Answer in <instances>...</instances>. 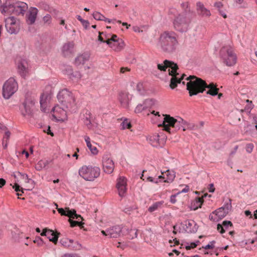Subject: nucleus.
Wrapping results in <instances>:
<instances>
[{"instance_id":"6","label":"nucleus","mask_w":257,"mask_h":257,"mask_svg":"<svg viewBox=\"0 0 257 257\" xmlns=\"http://www.w3.org/2000/svg\"><path fill=\"white\" fill-rule=\"evenodd\" d=\"M219 55L223 63L226 66L230 67L235 64L237 58L231 46L222 47L219 51Z\"/></svg>"},{"instance_id":"22","label":"nucleus","mask_w":257,"mask_h":257,"mask_svg":"<svg viewBox=\"0 0 257 257\" xmlns=\"http://www.w3.org/2000/svg\"><path fill=\"white\" fill-rule=\"evenodd\" d=\"M42 236H46L49 240L56 243L57 242L58 236L55 234L52 230L45 228L41 233Z\"/></svg>"},{"instance_id":"4","label":"nucleus","mask_w":257,"mask_h":257,"mask_svg":"<svg viewBox=\"0 0 257 257\" xmlns=\"http://www.w3.org/2000/svg\"><path fill=\"white\" fill-rule=\"evenodd\" d=\"M60 105L70 112H75L77 109L75 99L73 94L67 89L59 91L57 95Z\"/></svg>"},{"instance_id":"16","label":"nucleus","mask_w":257,"mask_h":257,"mask_svg":"<svg viewBox=\"0 0 257 257\" xmlns=\"http://www.w3.org/2000/svg\"><path fill=\"white\" fill-rule=\"evenodd\" d=\"M121 231L122 228L120 226H114L106 230H102L101 233L110 238H117L120 236Z\"/></svg>"},{"instance_id":"38","label":"nucleus","mask_w":257,"mask_h":257,"mask_svg":"<svg viewBox=\"0 0 257 257\" xmlns=\"http://www.w3.org/2000/svg\"><path fill=\"white\" fill-rule=\"evenodd\" d=\"M128 238L130 239H133L137 237V230L135 228L131 229L128 230Z\"/></svg>"},{"instance_id":"30","label":"nucleus","mask_w":257,"mask_h":257,"mask_svg":"<svg viewBox=\"0 0 257 257\" xmlns=\"http://www.w3.org/2000/svg\"><path fill=\"white\" fill-rule=\"evenodd\" d=\"M213 214H215L218 217V219H221L224 218L228 214V212L224 210L223 208L220 207L214 211Z\"/></svg>"},{"instance_id":"43","label":"nucleus","mask_w":257,"mask_h":257,"mask_svg":"<svg viewBox=\"0 0 257 257\" xmlns=\"http://www.w3.org/2000/svg\"><path fill=\"white\" fill-rule=\"evenodd\" d=\"M23 106H24L25 110V112H23V114L24 115H26L27 114H30L32 113V110H33V107L34 106H31L29 105H23Z\"/></svg>"},{"instance_id":"40","label":"nucleus","mask_w":257,"mask_h":257,"mask_svg":"<svg viewBox=\"0 0 257 257\" xmlns=\"http://www.w3.org/2000/svg\"><path fill=\"white\" fill-rule=\"evenodd\" d=\"M221 207L228 213L229 211H230L232 208L231 199H228V202L225 203L224 205Z\"/></svg>"},{"instance_id":"5","label":"nucleus","mask_w":257,"mask_h":257,"mask_svg":"<svg viewBox=\"0 0 257 257\" xmlns=\"http://www.w3.org/2000/svg\"><path fill=\"white\" fill-rule=\"evenodd\" d=\"M78 173L85 180L93 181L100 176V169L96 166L84 165L79 169Z\"/></svg>"},{"instance_id":"55","label":"nucleus","mask_w":257,"mask_h":257,"mask_svg":"<svg viewBox=\"0 0 257 257\" xmlns=\"http://www.w3.org/2000/svg\"><path fill=\"white\" fill-rule=\"evenodd\" d=\"M34 242L38 244L39 246H41L43 244V241L40 237H36Z\"/></svg>"},{"instance_id":"34","label":"nucleus","mask_w":257,"mask_h":257,"mask_svg":"<svg viewBox=\"0 0 257 257\" xmlns=\"http://www.w3.org/2000/svg\"><path fill=\"white\" fill-rule=\"evenodd\" d=\"M163 203L164 202L162 201L154 203L152 205L149 207L148 211L150 212L155 211L159 208H160L163 205Z\"/></svg>"},{"instance_id":"15","label":"nucleus","mask_w":257,"mask_h":257,"mask_svg":"<svg viewBox=\"0 0 257 257\" xmlns=\"http://www.w3.org/2000/svg\"><path fill=\"white\" fill-rule=\"evenodd\" d=\"M118 100L122 107L128 109L130 103L132 100V96L128 92L121 91L118 94Z\"/></svg>"},{"instance_id":"12","label":"nucleus","mask_w":257,"mask_h":257,"mask_svg":"<svg viewBox=\"0 0 257 257\" xmlns=\"http://www.w3.org/2000/svg\"><path fill=\"white\" fill-rule=\"evenodd\" d=\"M175 29L178 31L183 32L188 29V24L185 18L181 15L177 16L174 21Z\"/></svg>"},{"instance_id":"19","label":"nucleus","mask_w":257,"mask_h":257,"mask_svg":"<svg viewBox=\"0 0 257 257\" xmlns=\"http://www.w3.org/2000/svg\"><path fill=\"white\" fill-rule=\"evenodd\" d=\"M14 14L16 15H24L28 9V5L22 2H18L14 4Z\"/></svg>"},{"instance_id":"31","label":"nucleus","mask_w":257,"mask_h":257,"mask_svg":"<svg viewBox=\"0 0 257 257\" xmlns=\"http://www.w3.org/2000/svg\"><path fill=\"white\" fill-rule=\"evenodd\" d=\"M109 36H110L109 34H106L104 32H99L98 40L102 43H106L107 44L108 41H110Z\"/></svg>"},{"instance_id":"25","label":"nucleus","mask_w":257,"mask_h":257,"mask_svg":"<svg viewBox=\"0 0 257 257\" xmlns=\"http://www.w3.org/2000/svg\"><path fill=\"white\" fill-rule=\"evenodd\" d=\"M197 8L198 14L202 17H208L211 15L210 11L205 8L201 3L198 2L197 3Z\"/></svg>"},{"instance_id":"45","label":"nucleus","mask_w":257,"mask_h":257,"mask_svg":"<svg viewBox=\"0 0 257 257\" xmlns=\"http://www.w3.org/2000/svg\"><path fill=\"white\" fill-rule=\"evenodd\" d=\"M77 19L81 22L82 25H83V26L84 27V28L85 29H86L89 26V23L88 21L87 20H83V19L81 18V17L78 15L77 16Z\"/></svg>"},{"instance_id":"17","label":"nucleus","mask_w":257,"mask_h":257,"mask_svg":"<svg viewBox=\"0 0 257 257\" xmlns=\"http://www.w3.org/2000/svg\"><path fill=\"white\" fill-rule=\"evenodd\" d=\"M18 72L23 78H25L29 74V64L25 59H22L18 63Z\"/></svg>"},{"instance_id":"48","label":"nucleus","mask_w":257,"mask_h":257,"mask_svg":"<svg viewBox=\"0 0 257 257\" xmlns=\"http://www.w3.org/2000/svg\"><path fill=\"white\" fill-rule=\"evenodd\" d=\"M219 91V89L218 88H215L212 89H209L207 92L206 93L207 94H210L212 96H215L217 95L218 92Z\"/></svg>"},{"instance_id":"14","label":"nucleus","mask_w":257,"mask_h":257,"mask_svg":"<svg viewBox=\"0 0 257 257\" xmlns=\"http://www.w3.org/2000/svg\"><path fill=\"white\" fill-rule=\"evenodd\" d=\"M183 229L187 233H195L197 231L198 226L193 220H186L181 223Z\"/></svg>"},{"instance_id":"56","label":"nucleus","mask_w":257,"mask_h":257,"mask_svg":"<svg viewBox=\"0 0 257 257\" xmlns=\"http://www.w3.org/2000/svg\"><path fill=\"white\" fill-rule=\"evenodd\" d=\"M103 21H104V22H107L108 23H114V22H116L117 23H119V24H121V22L119 20H118V21H116L115 19H113V20H110L109 19H107L106 18H105L104 17V19H103Z\"/></svg>"},{"instance_id":"13","label":"nucleus","mask_w":257,"mask_h":257,"mask_svg":"<svg viewBox=\"0 0 257 257\" xmlns=\"http://www.w3.org/2000/svg\"><path fill=\"white\" fill-rule=\"evenodd\" d=\"M163 115L164 116L163 123L162 124H159L158 126H163L164 130L169 133H171V131L170 127H172L175 128V123L176 122V119L174 118L173 117L171 116L169 114H163Z\"/></svg>"},{"instance_id":"64","label":"nucleus","mask_w":257,"mask_h":257,"mask_svg":"<svg viewBox=\"0 0 257 257\" xmlns=\"http://www.w3.org/2000/svg\"><path fill=\"white\" fill-rule=\"evenodd\" d=\"M13 188L15 189V191L17 192V193L20 191H21L22 193H24V189L23 188L20 189V186L17 184H15V185L13 186Z\"/></svg>"},{"instance_id":"32","label":"nucleus","mask_w":257,"mask_h":257,"mask_svg":"<svg viewBox=\"0 0 257 257\" xmlns=\"http://www.w3.org/2000/svg\"><path fill=\"white\" fill-rule=\"evenodd\" d=\"M165 173L167 176V178L166 180L164 181V182L166 183H172L175 178V172L173 171H170L169 170H168Z\"/></svg>"},{"instance_id":"18","label":"nucleus","mask_w":257,"mask_h":257,"mask_svg":"<svg viewBox=\"0 0 257 257\" xmlns=\"http://www.w3.org/2000/svg\"><path fill=\"white\" fill-rule=\"evenodd\" d=\"M116 187L120 197L124 196L126 192V179L123 177H120L117 180Z\"/></svg>"},{"instance_id":"7","label":"nucleus","mask_w":257,"mask_h":257,"mask_svg":"<svg viewBox=\"0 0 257 257\" xmlns=\"http://www.w3.org/2000/svg\"><path fill=\"white\" fill-rule=\"evenodd\" d=\"M18 85L14 78H10L5 82L3 87V96L6 99H9L17 90Z\"/></svg>"},{"instance_id":"20","label":"nucleus","mask_w":257,"mask_h":257,"mask_svg":"<svg viewBox=\"0 0 257 257\" xmlns=\"http://www.w3.org/2000/svg\"><path fill=\"white\" fill-rule=\"evenodd\" d=\"M74 43L68 42L65 43L62 47V53L65 57L71 56L74 53Z\"/></svg>"},{"instance_id":"36","label":"nucleus","mask_w":257,"mask_h":257,"mask_svg":"<svg viewBox=\"0 0 257 257\" xmlns=\"http://www.w3.org/2000/svg\"><path fill=\"white\" fill-rule=\"evenodd\" d=\"M90 113L89 111H87L86 112L84 118H83V122L84 124L87 125L88 127H89V126L91 124V121H90Z\"/></svg>"},{"instance_id":"10","label":"nucleus","mask_w":257,"mask_h":257,"mask_svg":"<svg viewBox=\"0 0 257 257\" xmlns=\"http://www.w3.org/2000/svg\"><path fill=\"white\" fill-rule=\"evenodd\" d=\"M54 112L53 116L58 121H63L67 119V111H68L64 106L56 104L52 109Z\"/></svg>"},{"instance_id":"63","label":"nucleus","mask_w":257,"mask_h":257,"mask_svg":"<svg viewBox=\"0 0 257 257\" xmlns=\"http://www.w3.org/2000/svg\"><path fill=\"white\" fill-rule=\"evenodd\" d=\"M196 246H197V244L196 243L192 242L190 243V245H186V249L189 250V249H190L191 248H194L196 247Z\"/></svg>"},{"instance_id":"41","label":"nucleus","mask_w":257,"mask_h":257,"mask_svg":"<svg viewBox=\"0 0 257 257\" xmlns=\"http://www.w3.org/2000/svg\"><path fill=\"white\" fill-rule=\"evenodd\" d=\"M257 240V239H248V240H242L241 242H239V245L241 247H244L246 245H247L248 243L253 244L254 242Z\"/></svg>"},{"instance_id":"60","label":"nucleus","mask_w":257,"mask_h":257,"mask_svg":"<svg viewBox=\"0 0 257 257\" xmlns=\"http://www.w3.org/2000/svg\"><path fill=\"white\" fill-rule=\"evenodd\" d=\"M9 140H7L6 138H3L2 144L4 149H6L8 147Z\"/></svg>"},{"instance_id":"27","label":"nucleus","mask_w":257,"mask_h":257,"mask_svg":"<svg viewBox=\"0 0 257 257\" xmlns=\"http://www.w3.org/2000/svg\"><path fill=\"white\" fill-rule=\"evenodd\" d=\"M203 202V198L202 197H196V199L192 202L190 208L192 210H195L200 208Z\"/></svg>"},{"instance_id":"21","label":"nucleus","mask_w":257,"mask_h":257,"mask_svg":"<svg viewBox=\"0 0 257 257\" xmlns=\"http://www.w3.org/2000/svg\"><path fill=\"white\" fill-rule=\"evenodd\" d=\"M90 58V54L88 53H83L77 55L75 58L74 64L75 66L78 67L84 65L86 61H88Z\"/></svg>"},{"instance_id":"59","label":"nucleus","mask_w":257,"mask_h":257,"mask_svg":"<svg viewBox=\"0 0 257 257\" xmlns=\"http://www.w3.org/2000/svg\"><path fill=\"white\" fill-rule=\"evenodd\" d=\"M55 205L56 206V207H57L56 208H57L58 212L60 214H61V215H65L66 211L63 208H58V205L56 203L55 204Z\"/></svg>"},{"instance_id":"29","label":"nucleus","mask_w":257,"mask_h":257,"mask_svg":"<svg viewBox=\"0 0 257 257\" xmlns=\"http://www.w3.org/2000/svg\"><path fill=\"white\" fill-rule=\"evenodd\" d=\"M84 140L86 143L87 147L89 148L92 154L93 155H96L98 153L97 149L96 147L92 146L90 142V138L87 136H85L84 137Z\"/></svg>"},{"instance_id":"57","label":"nucleus","mask_w":257,"mask_h":257,"mask_svg":"<svg viewBox=\"0 0 257 257\" xmlns=\"http://www.w3.org/2000/svg\"><path fill=\"white\" fill-rule=\"evenodd\" d=\"M191 128L190 124L185 121V123H184L183 125L181 126V128H182L183 131H186L187 129Z\"/></svg>"},{"instance_id":"37","label":"nucleus","mask_w":257,"mask_h":257,"mask_svg":"<svg viewBox=\"0 0 257 257\" xmlns=\"http://www.w3.org/2000/svg\"><path fill=\"white\" fill-rule=\"evenodd\" d=\"M184 123H185V120L183 119L182 118L179 117L178 119H176L175 130L177 131L181 129V126L183 125Z\"/></svg>"},{"instance_id":"51","label":"nucleus","mask_w":257,"mask_h":257,"mask_svg":"<svg viewBox=\"0 0 257 257\" xmlns=\"http://www.w3.org/2000/svg\"><path fill=\"white\" fill-rule=\"evenodd\" d=\"M51 17L49 14H47L43 17V21L45 24H50L51 22Z\"/></svg>"},{"instance_id":"47","label":"nucleus","mask_w":257,"mask_h":257,"mask_svg":"<svg viewBox=\"0 0 257 257\" xmlns=\"http://www.w3.org/2000/svg\"><path fill=\"white\" fill-rule=\"evenodd\" d=\"M18 174L25 180L26 183H30V182H33L32 179L29 178L27 174H23L20 172H18Z\"/></svg>"},{"instance_id":"44","label":"nucleus","mask_w":257,"mask_h":257,"mask_svg":"<svg viewBox=\"0 0 257 257\" xmlns=\"http://www.w3.org/2000/svg\"><path fill=\"white\" fill-rule=\"evenodd\" d=\"M35 103V100L34 98L27 97L23 103V105H29L34 106Z\"/></svg>"},{"instance_id":"53","label":"nucleus","mask_w":257,"mask_h":257,"mask_svg":"<svg viewBox=\"0 0 257 257\" xmlns=\"http://www.w3.org/2000/svg\"><path fill=\"white\" fill-rule=\"evenodd\" d=\"M43 98L41 97L40 101L41 104V108L42 111L45 112L47 111V104L45 103V102H43Z\"/></svg>"},{"instance_id":"23","label":"nucleus","mask_w":257,"mask_h":257,"mask_svg":"<svg viewBox=\"0 0 257 257\" xmlns=\"http://www.w3.org/2000/svg\"><path fill=\"white\" fill-rule=\"evenodd\" d=\"M107 45L114 51L116 52L120 51L124 48V44L122 39L117 41L110 42L108 41Z\"/></svg>"},{"instance_id":"49","label":"nucleus","mask_w":257,"mask_h":257,"mask_svg":"<svg viewBox=\"0 0 257 257\" xmlns=\"http://www.w3.org/2000/svg\"><path fill=\"white\" fill-rule=\"evenodd\" d=\"M254 148V145L252 143H248L246 145L245 150L246 152L249 154H250Z\"/></svg>"},{"instance_id":"33","label":"nucleus","mask_w":257,"mask_h":257,"mask_svg":"<svg viewBox=\"0 0 257 257\" xmlns=\"http://www.w3.org/2000/svg\"><path fill=\"white\" fill-rule=\"evenodd\" d=\"M145 107L147 109L150 107H152L157 103V101L154 99H147L143 102Z\"/></svg>"},{"instance_id":"58","label":"nucleus","mask_w":257,"mask_h":257,"mask_svg":"<svg viewBox=\"0 0 257 257\" xmlns=\"http://www.w3.org/2000/svg\"><path fill=\"white\" fill-rule=\"evenodd\" d=\"M217 230L221 234L225 232V230L223 228L222 225L218 224L217 227Z\"/></svg>"},{"instance_id":"28","label":"nucleus","mask_w":257,"mask_h":257,"mask_svg":"<svg viewBox=\"0 0 257 257\" xmlns=\"http://www.w3.org/2000/svg\"><path fill=\"white\" fill-rule=\"evenodd\" d=\"M51 161L47 160H40L35 166V168L38 171H41L46 168L50 163Z\"/></svg>"},{"instance_id":"62","label":"nucleus","mask_w":257,"mask_h":257,"mask_svg":"<svg viewBox=\"0 0 257 257\" xmlns=\"http://www.w3.org/2000/svg\"><path fill=\"white\" fill-rule=\"evenodd\" d=\"M214 243H215V241H212L211 242H210V244H208L206 245L204 248L205 249L213 248L214 247Z\"/></svg>"},{"instance_id":"50","label":"nucleus","mask_w":257,"mask_h":257,"mask_svg":"<svg viewBox=\"0 0 257 257\" xmlns=\"http://www.w3.org/2000/svg\"><path fill=\"white\" fill-rule=\"evenodd\" d=\"M136 89L140 94H143L144 92L143 83L141 82L138 83L136 86Z\"/></svg>"},{"instance_id":"54","label":"nucleus","mask_w":257,"mask_h":257,"mask_svg":"<svg viewBox=\"0 0 257 257\" xmlns=\"http://www.w3.org/2000/svg\"><path fill=\"white\" fill-rule=\"evenodd\" d=\"M67 210V213L66 212V214H65V216H68L69 217H70V218H74L75 217H74V214L73 213V210H69V208H66Z\"/></svg>"},{"instance_id":"46","label":"nucleus","mask_w":257,"mask_h":257,"mask_svg":"<svg viewBox=\"0 0 257 257\" xmlns=\"http://www.w3.org/2000/svg\"><path fill=\"white\" fill-rule=\"evenodd\" d=\"M146 109L144 103L143 104H139L135 109V112L136 113L141 112L144 110Z\"/></svg>"},{"instance_id":"2","label":"nucleus","mask_w":257,"mask_h":257,"mask_svg":"<svg viewBox=\"0 0 257 257\" xmlns=\"http://www.w3.org/2000/svg\"><path fill=\"white\" fill-rule=\"evenodd\" d=\"M186 80H189L187 83V89L189 91L190 96L197 95L199 93H202L205 90V88L209 89L216 88L214 83H211L207 85L205 81L194 75L189 76L186 78Z\"/></svg>"},{"instance_id":"39","label":"nucleus","mask_w":257,"mask_h":257,"mask_svg":"<svg viewBox=\"0 0 257 257\" xmlns=\"http://www.w3.org/2000/svg\"><path fill=\"white\" fill-rule=\"evenodd\" d=\"M121 127L122 130L130 129L132 127V124L127 119H125L121 123Z\"/></svg>"},{"instance_id":"9","label":"nucleus","mask_w":257,"mask_h":257,"mask_svg":"<svg viewBox=\"0 0 257 257\" xmlns=\"http://www.w3.org/2000/svg\"><path fill=\"white\" fill-rule=\"evenodd\" d=\"M151 145L154 147H162L166 143L165 136L155 134L147 138Z\"/></svg>"},{"instance_id":"52","label":"nucleus","mask_w":257,"mask_h":257,"mask_svg":"<svg viewBox=\"0 0 257 257\" xmlns=\"http://www.w3.org/2000/svg\"><path fill=\"white\" fill-rule=\"evenodd\" d=\"M69 221L71 224V226H72V227H74L77 225L81 226L82 224H83V223H82L81 222H80L79 221H73V220H71L70 219H69Z\"/></svg>"},{"instance_id":"35","label":"nucleus","mask_w":257,"mask_h":257,"mask_svg":"<svg viewBox=\"0 0 257 257\" xmlns=\"http://www.w3.org/2000/svg\"><path fill=\"white\" fill-rule=\"evenodd\" d=\"M60 243L65 247H70L72 246L73 240L68 238H64L60 240Z\"/></svg>"},{"instance_id":"11","label":"nucleus","mask_w":257,"mask_h":257,"mask_svg":"<svg viewBox=\"0 0 257 257\" xmlns=\"http://www.w3.org/2000/svg\"><path fill=\"white\" fill-rule=\"evenodd\" d=\"M102 169L108 174H111L114 168V163L108 155H104L102 159Z\"/></svg>"},{"instance_id":"3","label":"nucleus","mask_w":257,"mask_h":257,"mask_svg":"<svg viewBox=\"0 0 257 257\" xmlns=\"http://www.w3.org/2000/svg\"><path fill=\"white\" fill-rule=\"evenodd\" d=\"M168 67L172 69L169 71V74L172 76L170 80V86L172 89H174L177 86V84L181 83V80L184 79L186 75L183 74L181 78H179L177 76L179 75V73L177 72V70L178 69V65L172 61L165 60L163 64L157 65L158 69L161 71H166Z\"/></svg>"},{"instance_id":"8","label":"nucleus","mask_w":257,"mask_h":257,"mask_svg":"<svg viewBox=\"0 0 257 257\" xmlns=\"http://www.w3.org/2000/svg\"><path fill=\"white\" fill-rule=\"evenodd\" d=\"M5 27L10 34H17L20 30V23L14 17H10L5 19Z\"/></svg>"},{"instance_id":"61","label":"nucleus","mask_w":257,"mask_h":257,"mask_svg":"<svg viewBox=\"0 0 257 257\" xmlns=\"http://www.w3.org/2000/svg\"><path fill=\"white\" fill-rule=\"evenodd\" d=\"M222 225L224 227L227 228L228 226H232V223L230 221H224L222 222Z\"/></svg>"},{"instance_id":"24","label":"nucleus","mask_w":257,"mask_h":257,"mask_svg":"<svg viewBox=\"0 0 257 257\" xmlns=\"http://www.w3.org/2000/svg\"><path fill=\"white\" fill-rule=\"evenodd\" d=\"M38 10L36 8H31L27 17V22L29 25L33 24L36 19Z\"/></svg>"},{"instance_id":"42","label":"nucleus","mask_w":257,"mask_h":257,"mask_svg":"<svg viewBox=\"0 0 257 257\" xmlns=\"http://www.w3.org/2000/svg\"><path fill=\"white\" fill-rule=\"evenodd\" d=\"M92 16L94 19L97 21H103L104 19V16L98 12H94Z\"/></svg>"},{"instance_id":"1","label":"nucleus","mask_w":257,"mask_h":257,"mask_svg":"<svg viewBox=\"0 0 257 257\" xmlns=\"http://www.w3.org/2000/svg\"><path fill=\"white\" fill-rule=\"evenodd\" d=\"M157 45L163 52L172 54L176 50L178 41L174 33L164 32L160 35Z\"/></svg>"},{"instance_id":"26","label":"nucleus","mask_w":257,"mask_h":257,"mask_svg":"<svg viewBox=\"0 0 257 257\" xmlns=\"http://www.w3.org/2000/svg\"><path fill=\"white\" fill-rule=\"evenodd\" d=\"M14 4L6 2L2 7L1 12L4 15L14 14Z\"/></svg>"}]
</instances>
